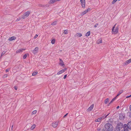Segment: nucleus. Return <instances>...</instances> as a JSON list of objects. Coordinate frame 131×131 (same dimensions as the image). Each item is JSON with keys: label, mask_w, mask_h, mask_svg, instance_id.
<instances>
[{"label": "nucleus", "mask_w": 131, "mask_h": 131, "mask_svg": "<svg viewBox=\"0 0 131 131\" xmlns=\"http://www.w3.org/2000/svg\"><path fill=\"white\" fill-rule=\"evenodd\" d=\"M30 13V11H27L25 12L24 14L21 16V18L23 19H24L28 17Z\"/></svg>", "instance_id": "obj_3"}, {"label": "nucleus", "mask_w": 131, "mask_h": 131, "mask_svg": "<svg viewBox=\"0 0 131 131\" xmlns=\"http://www.w3.org/2000/svg\"><path fill=\"white\" fill-rule=\"evenodd\" d=\"M131 97V95H130L129 96H127L126 97V98H128V97Z\"/></svg>", "instance_id": "obj_47"}, {"label": "nucleus", "mask_w": 131, "mask_h": 131, "mask_svg": "<svg viewBox=\"0 0 131 131\" xmlns=\"http://www.w3.org/2000/svg\"><path fill=\"white\" fill-rule=\"evenodd\" d=\"M104 115H105V114H104Z\"/></svg>", "instance_id": "obj_53"}, {"label": "nucleus", "mask_w": 131, "mask_h": 131, "mask_svg": "<svg viewBox=\"0 0 131 131\" xmlns=\"http://www.w3.org/2000/svg\"><path fill=\"white\" fill-rule=\"evenodd\" d=\"M94 107V105L92 104L90 106L88 109L87 111H88L90 112L92 110Z\"/></svg>", "instance_id": "obj_9"}, {"label": "nucleus", "mask_w": 131, "mask_h": 131, "mask_svg": "<svg viewBox=\"0 0 131 131\" xmlns=\"http://www.w3.org/2000/svg\"><path fill=\"white\" fill-rule=\"evenodd\" d=\"M38 47H36L32 51V53L34 54H35L36 53L38 50Z\"/></svg>", "instance_id": "obj_8"}, {"label": "nucleus", "mask_w": 131, "mask_h": 131, "mask_svg": "<svg viewBox=\"0 0 131 131\" xmlns=\"http://www.w3.org/2000/svg\"><path fill=\"white\" fill-rule=\"evenodd\" d=\"M116 24L113 27L112 30V33L115 34H116L118 31V28L117 27H116L115 28V30L114 29L115 28V26L116 25Z\"/></svg>", "instance_id": "obj_4"}, {"label": "nucleus", "mask_w": 131, "mask_h": 131, "mask_svg": "<svg viewBox=\"0 0 131 131\" xmlns=\"http://www.w3.org/2000/svg\"><path fill=\"white\" fill-rule=\"evenodd\" d=\"M7 77V74H5L4 75V78H6Z\"/></svg>", "instance_id": "obj_41"}, {"label": "nucleus", "mask_w": 131, "mask_h": 131, "mask_svg": "<svg viewBox=\"0 0 131 131\" xmlns=\"http://www.w3.org/2000/svg\"><path fill=\"white\" fill-rule=\"evenodd\" d=\"M59 64L62 66H63L64 65V64L63 62V61H62Z\"/></svg>", "instance_id": "obj_24"}, {"label": "nucleus", "mask_w": 131, "mask_h": 131, "mask_svg": "<svg viewBox=\"0 0 131 131\" xmlns=\"http://www.w3.org/2000/svg\"><path fill=\"white\" fill-rule=\"evenodd\" d=\"M4 54H5V53H3V52H2V54H1V56H3Z\"/></svg>", "instance_id": "obj_45"}, {"label": "nucleus", "mask_w": 131, "mask_h": 131, "mask_svg": "<svg viewBox=\"0 0 131 131\" xmlns=\"http://www.w3.org/2000/svg\"><path fill=\"white\" fill-rule=\"evenodd\" d=\"M67 76V74H66L63 77L64 79H65L66 78Z\"/></svg>", "instance_id": "obj_39"}, {"label": "nucleus", "mask_w": 131, "mask_h": 131, "mask_svg": "<svg viewBox=\"0 0 131 131\" xmlns=\"http://www.w3.org/2000/svg\"><path fill=\"white\" fill-rule=\"evenodd\" d=\"M109 114H107L105 117L104 116H102L100 118H99L100 120L101 121L102 119H104L105 118H106L108 115Z\"/></svg>", "instance_id": "obj_16"}, {"label": "nucleus", "mask_w": 131, "mask_h": 131, "mask_svg": "<svg viewBox=\"0 0 131 131\" xmlns=\"http://www.w3.org/2000/svg\"><path fill=\"white\" fill-rule=\"evenodd\" d=\"M117 96H116L115 97L113 98L111 100L113 102L116 99Z\"/></svg>", "instance_id": "obj_33"}, {"label": "nucleus", "mask_w": 131, "mask_h": 131, "mask_svg": "<svg viewBox=\"0 0 131 131\" xmlns=\"http://www.w3.org/2000/svg\"><path fill=\"white\" fill-rule=\"evenodd\" d=\"M113 102L111 100V101L109 103L108 105H110Z\"/></svg>", "instance_id": "obj_44"}, {"label": "nucleus", "mask_w": 131, "mask_h": 131, "mask_svg": "<svg viewBox=\"0 0 131 131\" xmlns=\"http://www.w3.org/2000/svg\"><path fill=\"white\" fill-rule=\"evenodd\" d=\"M58 122H54L52 123V127L54 128H56L58 125Z\"/></svg>", "instance_id": "obj_7"}, {"label": "nucleus", "mask_w": 131, "mask_h": 131, "mask_svg": "<svg viewBox=\"0 0 131 131\" xmlns=\"http://www.w3.org/2000/svg\"><path fill=\"white\" fill-rule=\"evenodd\" d=\"M27 56V54H25L23 56V58L24 59H25Z\"/></svg>", "instance_id": "obj_31"}, {"label": "nucleus", "mask_w": 131, "mask_h": 131, "mask_svg": "<svg viewBox=\"0 0 131 131\" xmlns=\"http://www.w3.org/2000/svg\"><path fill=\"white\" fill-rule=\"evenodd\" d=\"M57 22L56 21H54L51 24V25H54L56 24Z\"/></svg>", "instance_id": "obj_30"}, {"label": "nucleus", "mask_w": 131, "mask_h": 131, "mask_svg": "<svg viewBox=\"0 0 131 131\" xmlns=\"http://www.w3.org/2000/svg\"><path fill=\"white\" fill-rule=\"evenodd\" d=\"M13 127V126H12V127Z\"/></svg>", "instance_id": "obj_55"}, {"label": "nucleus", "mask_w": 131, "mask_h": 131, "mask_svg": "<svg viewBox=\"0 0 131 131\" xmlns=\"http://www.w3.org/2000/svg\"><path fill=\"white\" fill-rule=\"evenodd\" d=\"M99 24L98 23L96 24L94 26V27L95 28Z\"/></svg>", "instance_id": "obj_37"}, {"label": "nucleus", "mask_w": 131, "mask_h": 131, "mask_svg": "<svg viewBox=\"0 0 131 131\" xmlns=\"http://www.w3.org/2000/svg\"><path fill=\"white\" fill-rule=\"evenodd\" d=\"M38 35L36 34L34 37V39H35L36 38H37L38 37Z\"/></svg>", "instance_id": "obj_36"}, {"label": "nucleus", "mask_w": 131, "mask_h": 131, "mask_svg": "<svg viewBox=\"0 0 131 131\" xmlns=\"http://www.w3.org/2000/svg\"><path fill=\"white\" fill-rule=\"evenodd\" d=\"M55 2V0H51L49 1V3L50 4H53Z\"/></svg>", "instance_id": "obj_20"}, {"label": "nucleus", "mask_w": 131, "mask_h": 131, "mask_svg": "<svg viewBox=\"0 0 131 131\" xmlns=\"http://www.w3.org/2000/svg\"><path fill=\"white\" fill-rule=\"evenodd\" d=\"M119 107V106H117V107H116V108L117 109H118Z\"/></svg>", "instance_id": "obj_48"}, {"label": "nucleus", "mask_w": 131, "mask_h": 131, "mask_svg": "<svg viewBox=\"0 0 131 131\" xmlns=\"http://www.w3.org/2000/svg\"><path fill=\"white\" fill-rule=\"evenodd\" d=\"M16 38L14 36H12L11 37H9V38L8 40L10 41H11L15 39Z\"/></svg>", "instance_id": "obj_14"}, {"label": "nucleus", "mask_w": 131, "mask_h": 131, "mask_svg": "<svg viewBox=\"0 0 131 131\" xmlns=\"http://www.w3.org/2000/svg\"><path fill=\"white\" fill-rule=\"evenodd\" d=\"M118 1H120V0H118Z\"/></svg>", "instance_id": "obj_56"}, {"label": "nucleus", "mask_w": 131, "mask_h": 131, "mask_svg": "<svg viewBox=\"0 0 131 131\" xmlns=\"http://www.w3.org/2000/svg\"><path fill=\"white\" fill-rule=\"evenodd\" d=\"M36 127V125L35 124H33L31 128V130H33Z\"/></svg>", "instance_id": "obj_22"}, {"label": "nucleus", "mask_w": 131, "mask_h": 131, "mask_svg": "<svg viewBox=\"0 0 131 131\" xmlns=\"http://www.w3.org/2000/svg\"><path fill=\"white\" fill-rule=\"evenodd\" d=\"M90 9L89 8L88 9L84 11V12H83L81 13V16H83V15H84V14H86V13H87L88 11L89 10H90Z\"/></svg>", "instance_id": "obj_12"}, {"label": "nucleus", "mask_w": 131, "mask_h": 131, "mask_svg": "<svg viewBox=\"0 0 131 131\" xmlns=\"http://www.w3.org/2000/svg\"><path fill=\"white\" fill-rule=\"evenodd\" d=\"M60 61H61V62H62V61H63L62 60H61V59H60Z\"/></svg>", "instance_id": "obj_51"}, {"label": "nucleus", "mask_w": 131, "mask_h": 131, "mask_svg": "<svg viewBox=\"0 0 131 131\" xmlns=\"http://www.w3.org/2000/svg\"><path fill=\"white\" fill-rule=\"evenodd\" d=\"M9 71V69H7L6 70V72H8Z\"/></svg>", "instance_id": "obj_42"}, {"label": "nucleus", "mask_w": 131, "mask_h": 131, "mask_svg": "<svg viewBox=\"0 0 131 131\" xmlns=\"http://www.w3.org/2000/svg\"><path fill=\"white\" fill-rule=\"evenodd\" d=\"M80 1L82 8H85V0H80Z\"/></svg>", "instance_id": "obj_5"}, {"label": "nucleus", "mask_w": 131, "mask_h": 131, "mask_svg": "<svg viewBox=\"0 0 131 131\" xmlns=\"http://www.w3.org/2000/svg\"><path fill=\"white\" fill-rule=\"evenodd\" d=\"M25 50V49H21L17 50L16 51V53H19L20 52H23V51Z\"/></svg>", "instance_id": "obj_13"}, {"label": "nucleus", "mask_w": 131, "mask_h": 131, "mask_svg": "<svg viewBox=\"0 0 131 131\" xmlns=\"http://www.w3.org/2000/svg\"><path fill=\"white\" fill-rule=\"evenodd\" d=\"M108 99L107 98V99H106L105 101V104H106L107 103V102H108Z\"/></svg>", "instance_id": "obj_23"}, {"label": "nucleus", "mask_w": 131, "mask_h": 131, "mask_svg": "<svg viewBox=\"0 0 131 131\" xmlns=\"http://www.w3.org/2000/svg\"><path fill=\"white\" fill-rule=\"evenodd\" d=\"M123 128L124 131H128V129H131V121L128 122L127 124H124V125Z\"/></svg>", "instance_id": "obj_2"}, {"label": "nucleus", "mask_w": 131, "mask_h": 131, "mask_svg": "<svg viewBox=\"0 0 131 131\" xmlns=\"http://www.w3.org/2000/svg\"><path fill=\"white\" fill-rule=\"evenodd\" d=\"M21 18H20V17L19 18H17L16 19V21H19L21 19Z\"/></svg>", "instance_id": "obj_32"}, {"label": "nucleus", "mask_w": 131, "mask_h": 131, "mask_svg": "<svg viewBox=\"0 0 131 131\" xmlns=\"http://www.w3.org/2000/svg\"><path fill=\"white\" fill-rule=\"evenodd\" d=\"M117 126H118L117 128H119L120 129V128L123 127L124 125H123V124L122 123H119L117 125Z\"/></svg>", "instance_id": "obj_10"}, {"label": "nucleus", "mask_w": 131, "mask_h": 131, "mask_svg": "<svg viewBox=\"0 0 131 131\" xmlns=\"http://www.w3.org/2000/svg\"><path fill=\"white\" fill-rule=\"evenodd\" d=\"M95 121L96 122H101V120H100V119L99 118L98 119H95Z\"/></svg>", "instance_id": "obj_21"}, {"label": "nucleus", "mask_w": 131, "mask_h": 131, "mask_svg": "<svg viewBox=\"0 0 131 131\" xmlns=\"http://www.w3.org/2000/svg\"><path fill=\"white\" fill-rule=\"evenodd\" d=\"M104 115H105V114H104Z\"/></svg>", "instance_id": "obj_54"}, {"label": "nucleus", "mask_w": 131, "mask_h": 131, "mask_svg": "<svg viewBox=\"0 0 131 131\" xmlns=\"http://www.w3.org/2000/svg\"><path fill=\"white\" fill-rule=\"evenodd\" d=\"M68 114V113L66 114V115H65L63 117L64 118V117H66V116Z\"/></svg>", "instance_id": "obj_40"}, {"label": "nucleus", "mask_w": 131, "mask_h": 131, "mask_svg": "<svg viewBox=\"0 0 131 131\" xmlns=\"http://www.w3.org/2000/svg\"><path fill=\"white\" fill-rule=\"evenodd\" d=\"M90 34V31H89L87 32L85 35V36L86 37L89 36Z\"/></svg>", "instance_id": "obj_19"}, {"label": "nucleus", "mask_w": 131, "mask_h": 131, "mask_svg": "<svg viewBox=\"0 0 131 131\" xmlns=\"http://www.w3.org/2000/svg\"><path fill=\"white\" fill-rule=\"evenodd\" d=\"M14 88L16 90H17V88L16 86H14Z\"/></svg>", "instance_id": "obj_38"}, {"label": "nucleus", "mask_w": 131, "mask_h": 131, "mask_svg": "<svg viewBox=\"0 0 131 131\" xmlns=\"http://www.w3.org/2000/svg\"><path fill=\"white\" fill-rule=\"evenodd\" d=\"M117 0H113L112 2L113 4H114Z\"/></svg>", "instance_id": "obj_35"}, {"label": "nucleus", "mask_w": 131, "mask_h": 131, "mask_svg": "<svg viewBox=\"0 0 131 131\" xmlns=\"http://www.w3.org/2000/svg\"><path fill=\"white\" fill-rule=\"evenodd\" d=\"M129 117L131 118V113H129Z\"/></svg>", "instance_id": "obj_43"}, {"label": "nucleus", "mask_w": 131, "mask_h": 131, "mask_svg": "<svg viewBox=\"0 0 131 131\" xmlns=\"http://www.w3.org/2000/svg\"><path fill=\"white\" fill-rule=\"evenodd\" d=\"M129 60L128 61H129V62L130 63L131 62V58L128 60Z\"/></svg>", "instance_id": "obj_46"}, {"label": "nucleus", "mask_w": 131, "mask_h": 131, "mask_svg": "<svg viewBox=\"0 0 131 131\" xmlns=\"http://www.w3.org/2000/svg\"><path fill=\"white\" fill-rule=\"evenodd\" d=\"M125 117V115L124 114H121L119 116V118L120 119L122 120L124 119Z\"/></svg>", "instance_id": "obj_11"}, {"label": "nucleus", "mask_w": 131, "mask_h": 131, "mask_svg": "<svg viewBox=\"0 0 131 131\" xmlns=\"http://www.w3.org/2000/svg\"><path fill=\"white\" fill-rule=\"evenodd\" d=\"M64 33L65 34H67L68 33V31L67 30H64Z\"/></svg>", "instance_id": "obj_28"}, {"label": "nucleus", "mask_w": 131, "mask_h": 131, "mask_svg": "<svg viewBox=\"0 0 131 131\" xmlns=\"http://www.w3.org/2000/svg\"><path fill=\"white\" fill-rule=\"evenodd\" d=\"M119 131H124V130H121V131L120 130Z\"/></svg>", "instance_id": "obj_52"}, {"label": "nucleus", "mask_w": 131, "mask_h": 131, "mask_svg": "<svg viewBox=\"0 0 131 131\" xmlns=\"http://www.w3.org/2000/svg\"><path fill=\"white\" fill-rule=\"evenodd\" d=\"M120 130V129L119 128H116V129L114 130V131H119Z\"/></svg>", "instance_id": "obj_34"}, {"label": "nucleus", "mask_w": 131, "mask_h": 131, "mask_svg": "<svg viewBox=\"0 0 131 131\" xmlns=\"http://www.w3.org/2000/svg\"><path fill=\"white\" fill-rule=\"evenodd\" d=\"M37 112V111L36 110L33 111L32 112V114H35Z\"/></svg>", "instance_id": "obj_26"}, {"label": "nucleus", "mask_w": 131, "mask_h": 131, "mask_svg": "<svg viewBox=\"0 0 131 131\" xmlns=\"http://www.w3.org/2000/svg\"><path fill=\"white\" fill-rule=\"evenodd\" d=\"M67 69L66 68H64L63 69H62L61 70L59 71L57 73V74L59 75L60 74L64 72L66 70H67Z\"/></svg>", "instance_id": "obj_6"}, {"label": "nucleus", "mask_w": 131, "mask_h": 131, "mask_svg": "<svg viewBox=\"0 0 131 131\" xmlns=\"http://www.w3.org/2000/svg\"><path fill=\"white\" fill-rule=\"evenodd\" d=\"M123 90H121L119 92H118V94H117V96H119L123 92Z\"/></svg>", "instance_id": "obj_18"}, {"label": "nucleus", "mask_w": 131, "mask_h": 131, "mask_svg": "<svg viewBox=\"0 0 131 131\" xmlns=\"http://www.w3.org/2000/svg\"><path fill=\"white\" fill-rule=\"evenodd\" d=\"M129 60H128L127 61H126L125 62V64H129V63H130V62H129V61H128Z\"/></svg>", "instance_id": "obj_29"}, {"label": "nucleus", "mask_w": 131, "mask_h": 131, "mask_svg": "<svg viewBox=\"0 0 131 131\" xmlns=\"http://www.w3.org/2000/svg\"><path fill=\"white\" fill-rule=\"evenodd\" d=\"M55 39H53L52 40L51 42V43L52 44H54V43H55Z\"/></svg>", "instance_id": "obj_27"}, {"label": "nucleus", "mask_w": 131, "mask_h": 131, "mask_svg": "<svg viewBox=\"0 0 131 131\" xmlns=\"http://www.w3.org/2000/svg\"><path fill=\"white\" fill-rule=\"evenodd\" d=\"M130 111H131V105H130Z\"/></svg>", "instance_id": "obj_49"}, {"label": "nucleus", "mask_w": 131, "mask_h": 131, "mask_svg": "<svg viewBox=\"0 0 131 131\" xmlns=\"http://www.w3.org/2000/svg\"><path fill=\"white\" fill-rule=\"evenodd\" d=\"M82 35L81 34L79 33H77L74 35L75 37L77 36V37H80Z\"/></svg>", "instance_id": "obj_15"}, {"label": "nucleus", "mask_w": 131, "mask_h": 131, "mask_svg": "<svg viewBox=\"0 0 131 131\" xmlns=\"http://www.w3.org/2000/svg\"><path fill=\"white\" fill-rule=\"evenodd\" d=\"M97 44H100L102 43V40L101 39V38L100 39H99L97 41Z\"/></svg>", "instance_id": "obj_17"}, {"label": "nucleus", "mask_w": 131, "mask_h": 131, "mask_svg": "<svg viewBox=\"0 0 131 131\" xmlns=\"http://www.w3.org/2000/svg\"><path fill=\"white\" fill-rule=\"evenodd\" d=\"M37 72H34L32 73V75L35 76L37 74Z\"/></svg>", "instance_id": "obj_25"}, {"label": "nucleus", "mask_w": 131, "mask_h": 131, "mask_svg": "<svg viewBox=\"0 0 131 131\" xmlns=\"http://www.w3.org/2000/svg\"><path fill=\"white\" fill-rule=\"evenodd\" d=\"M60 0H55V1H56H56H59Z\"/></svg>", "instance_id": "obj_50"}, {"label": "nucleus", "mask_w": 131, "mask_h": 131, "mask_svg": "<svg viewBox=\"0 0 131 131\" xmlns=\"http://www.w3.org/2000/svg\"><path fill=\"white\" fill-rule=\"evenodd\" d=\"M105 129H103L102 131H111L113 130V127L112 124L109 123L105 124Z\"/></svg>", "instance_id": "obj_1"}]
</instances>
